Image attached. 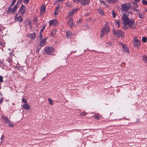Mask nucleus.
I'll use <instances>...</instances> for the list:
<instances>
[{"label":"nucleus","instance_id":"1","mask_svg":"<svg viewBox=\"0 0 147 147\" xmlns=\"http://www.w3.org/2000/svg\"><path fill=\"white\" fill-rule=\"evenodd\" d=\"M121 19L123 21L124 26L123 27L124 30L129 29L130 28L133 29L136 28L134 24V21L133 20H130L128 18V16L124 13L123 14Z\"/></svg>","mask_w":147,"mask_h":147},{"label":"nucleus","instance_id":"2","mask_svg":"<svg viewBox=\"0 0 147 147\" xmlns=\"http://www.w3.org/2000/svg\"><path fill=\"white\" fill-rule=\"evenodd\" d=\"M109 31L110 29L109 26L107 24H105L103 28L101 30L100 36L102 37L105 34H107Z\"/></svg>","mask_w":147,"mask_h":147},{"label":"nucleus","instance_id":"3","mask_svg":"<svg viewBox=\"0 0 147 147\" xmlns=\"http://www.w3.org/2000/svg\"><path fill=\"white\" fill-rule=\"evenodd\" d=\"M13 5H10L9 7L7 12L8 13H14L16 12L17 9L18 8V3H17L14 6L13 8Z\"/></svg>","mask_w":147,"mask_h":147},{"label":"nucleus","instance_id":"4","mask_svg":"<svg viewBox=\"0 0 147 147\" xmlns=\"http://www.w3.org/2000/svg\"><path fill=\"white\" fill-rule=\"evenodd\" d=\"M54 48L53 47L49 46L44 48V50L46 53L48 54H51L54 51Z\"/></svg>","mask_w":147,"mask_h":147},{"label":"nucleus","instance_id":"5","mask_svg":"<svg viewBox=\"0 0 147 147\" xmlns=\"http://www.w3.org/2000/svg\"><path fill=\"white\" fill-rule=\"evenodd\" d=\"M113 34L117 37H123L124 35V33L123 32L121 31H114L113 33Z\"/></svg>","mask_w":147,"mask_h":147},{"label":"nucleus","instance_id":"6","mask_svg":"<svg viewBox=\"0 0 147 147\" xmlns=\"http://www.w3.org/2000/svg\"><path fill=\"white\" fill-rule=\"evenodd\" d=\"M25 7L24 5H22L18 11V13L23 16L25 12Z\"/></svg>","mask_w":147,"mask_h":147},{"label":"nucleus","instance_id":"7","mask_svg":"<svg viewBox=\"0 0 147 147\" xmlns=\"http://www.w3.org/2000/svg\"><path fill=\"white\" fill-rule=\"evenodd\" d=\"M130 6L128 4H123L122 5V11H126L130 8Z\"/></svg>","mask_w":147,"mask_h":147},{"label":"nucleus","instance_id":"8","mask_svg":"<svg viewBox=\"0 0 147 147\" xmlns=\"http://www.w3.org/2000/svg\"><path fill=\"white\" fill-rule=\"evenodd\" d=\"M140 45V41L136 39H134V46L135 47L138 48Z\"/></svg>","mask_w":147,"mask_h":147},{"label":"nucleus","instance_id":"9","mask_svg":"<svg viewBox=\"0 0 147 147\" xmlns=\"http://www.w3.org/2000/svg\"><path fill=\"white\" fill-rule=\"evenodd\" d=\"M58 24L56 20H52L49 22V25L50 26H55Z\"/></svg>","mask_w":147,"mask_h":147},{"label":"nucleus","instance_id":"10","mask_svg":"<svg viewBox=\"0 0 147 147\" xmlns=\"http://www.w3.org/2000/svg\"><path fill=\"white\" fill-rule=\"evenodd\" d=\"M46 8L45 7L44 5H41V6L40 11V16H42L43 15V14L45 13V10Z\"/></svg>","mask_w":147,"mask_h":147},{"label":"nucleus","instance_id":"11","mask_svg":"<svg viewBox=\"0 0 147 147\" xmlns=\"http://www.w3.org/2000/svg\"><path fill=\"white\" fill-rule=\"evenodd\" d=\"M80 3L82 5H88L90 2L89 0H80Z\"/></svg>","mask_w":147,"mask_h":147},{"label":"nucleus","instance_id":"12","mask_svg":"<svg viewBox=\"0 0 147 147\" xmlns=\"http://www.w3.org/2000/svg\"><path fill=\"white\" fill-rule=\"evenodd\" d=\"M122 47L124 52L128 54L129 53V49L127 46L125 45H123Z\"/></svg>","mask_w":147,"mask_h":147},{"label":"nucleus","instance_id":"13","mask_svg":"<svg viewBox=\"0 0 147 147\" xmlns=\"http://www.w3.org/2000/svg\"><path fill=\"white\" fill-rule=\"evenodd\" d=\"M69 20L67 22L68 25L71 27H72L74 25V23L73 22V19L71 18H68Z\"/></svg>","mask_w":147,"mask_h":147},{"label":"nucleus","instance_id":"14","mask_svg":"<svg viewBox=\"0 0 147 147\" xmlns=\"http://www.w3.org/2000/svg\"><path fill=\"white\" fill-rule=\"evenodd\" d=\"M15 19L16 21L20 23L22 22L23 21V18L20 16H19L18 17H16V16Z\"/></svg>","mask_w":147,"mask_h":147},{"label":"nucleus","instance_id":"15","mask_svg":"<svg viewBox=\"0 0 147 147\" xmlns=\"http://www.w3.org/2000/svg\"><path fill=\"white\" fill-rule=\"evenodd\" d=\"M47 39V38H45L40 40V43L39 44V45L40 46L42 47L45 45L46 43V40Z\"/></svg>","mask_w":147,"mask_h":147},{"label":"nucleus","instance_id":"16","mask_svg":"<svg viewBox=\"0 0 147 147\" xmlns=\"http://www.w3.org/2000/svg\"><path fill=\"white\" fill-rule=\"evenodd\" d=\"M36 34L35 32L30 33L28 34V36L32 39H34L36 38Z\"/></svg>","mask_w":147,"mask_h":147},{"label":"nucleus","instance_id":"17","mask_svg":"<svg viewBox=\"0 0 147 147\" xmlns=\"http://www.w3.org/2000/svg\"><path fill=\"white\" fill-rule=\"evenodd\" d=\"M77 11V10L76 9H74L67 16V18H71L72 15Z\"/></svg>","mask_w":147,"mask_h":147},{"label":"nucleus","instance_id":"18","mask_svg":"<svg viewBox=\"0 0 147 147\" xmlns=\"http://www.w3.org/2000/svg\"><path fill=\"white\" fill-rule=\"evenodd\" d=\"M26 110H29L30 109V105L28 104H25L22 106Z\"/></svg>","mask_w":147,"mask_h":147},{"label":"nucleus","instance_id":"19","mask_svg":"<svg viewBox=\"0 0 147 147\" xmlns=\"http://www.w3.org/2000/svg\"><path fill=\"white\" fill-rule=\"evenodd\" d=\"M72 34L70 31H68L66 32V36L68 38H70Z\"/></svg>","mask_w":147,"mask_h":147},{"label":"nucleus","instance_id":"20","mask_svg":"<svg viewBox=\"0 0 147 147\" xmlns=\"http://www.w3.org/2000/svg\"><path fill=\"white\" fill-rule=\"evenodd\" d=\"M3 120H4V121H5V122L7 123L10 121V120L8 119L6 117H2Z\"/></svg>","mask_w":147,"mask_h":147},{"label":"nucleus","instance_id":"21","mask_svg":"<svg viewBox=\"0 0 147 147\" xmlns=\"http://www.w3.org/2000/svg\"><path fill=\"white\" fill-rule=\"evenodd\" d=\"M106 1L108 3L112 4L115 3H116L115 0H106Z\"/></svg>","mask_w":147,"mask_h":147},{"label":"nucleus","instance_id":"22","mask_svg":"<svg viewBox=\"0 0 147 147\" xmlns=\"http://www.w3.org/2000/svg\"><path fill=\"white\" fill-rule=\"evenodd\" d=\"M56 33V31L55 30H53L50 32V34L51 36H54Z\"/></svg>","mask_w":147,"mask_h":147},{"label":"nucleus","instance_id":"23","mask_svg":"<svg viewBox=\"0 0 147 147\" xmlns=\"http://www.w3.org/2000/svg\"><path fill=\"white\" fill-rule=\"evenodd\" d=\"M98 12L100 13L101 14L103 15V11L102 9H99L98 10Z\"/></svg>","mask_w":147,"mask_h":147},{"label":"nucleus","instance_id":"24","mask_svg":"<svg viewBox=\"0 0 147 147\" xmlns=\"http://www.w3.org/2000/svg\"><path fill=\"white\" fill-rule=\"evenodd\" d=\"M86 113L85 112H81L80 114V115L81 117H83L84 116H85L86 115Z\"/></svg>","mask_w":147,"mask_h":147},{"label":"nucleus","instance_id":"25","mask_svg":"<svg viewBox=\"0 0 147 147\" xmlns=\"http://www.w3.org/2000/svg\"><path fill=\"white\" fill-rule=\"evenodd\" d=\"M115 24L117 25V28H119V20H116L115 21Z\"/></svg>","mask_w":147,"mask_h":147},{"label":"nucleus","instance_id":"26","mask_svg":"<svg viewBox=\"0 0 147 147\" xmlns=\"http://www.w3.org/2000/svg\"><path fill=\"white\" fill-rule=\"evenodd\" d=\"M112 15H113V17L114 18H115L116 17V13H115L114 10H112Z\"/></svg>","mask_w":147,"mask_h":147},{"label":"nucleus","instance_id":"27","mask_svg":"<svg viewBox=\"0 0 147 147\" xmlns=\"http://www.w3.org/2000/svg\"><path fill=\"white\" fill-rule=\"evenodd\" d=\"M134 11L136 13V14L138 15V14H139V10L138 9H136V8H135L134 9Z\"/></svg>","mask_w":147,"mask_h":147},{"label":"nucleus","instance_id":"28","mask_svg":"<svg viewBox=\"0 0 147 147\" xmlns=\"http://www.w3.org/2000/svg\"><path fill=\"white\" fill-rule=\"evenodd\" d=\"M142 41L143 42H145L147 41V38L146 37H143L142 38Z\"/></svg>","mask_w":147,"mask_h":147},{"label":"nucleus","instance_id":"29","mask_svg":"<svg viewBox=\"0 0 147 147\" xmlns=\"http://www.w3.org/2000/svg\"><path fill=\"white\" fill-rule=\"evenodd\" d=\"M7 124H8L9 126L10 127H13V124L10 122V121H9Z\"/></svg>","mask_w":147,"mask_h":147},{"label":"nucleus","instance_id":"30","mask_svg":"<svg viewBox=\"0 0 147 147\" xmlns=\"http://www.w3.org/2000/svg\"><path fill=\"white\" fill-rule=\"evenodd\" d=\"M60 7L59 5H58L57 6V7H56V8L55 9V13H56V12H58L59 11V9H60Z\"/></svg>","mask_w":147,"mask_h":147},{"label":"nucleus","instance_id":"31","mask_svg":"<svg viewBox=\"0 0 147 147\" xmlns=\"http://www.w3.org/2000/svg\"><path fill=\"white\" fill-rule=\"evenodd\" d=\"M60 7L59 5H58L57 6V7H56V8L55 9V13H56V12H58L59 11V9H60Z\"/></svg>","mask_w":147,"mask_h":147},{"label":"nucleus","instance_id":"32","mask_svg":"<svg viewBox=\"0 0 147 147\" xmlns=\"http://www.w3.org/2000/svg\"><path fill=\"white\" fill-rule=\"evenodd\" d=\"M48 100L50 105H52L53 104L52 100L50 99V98H49Z\"/></svg>","mask_w":147,"mask_h":147},{"label":"nucleus","instance_id":"33","mask_svg":"<svg viewBox=\"0 0 147 147\" xmlns=\"http://www.w3.org/2000/svg\"><path fill=\"white\" fill-rule=\"evenodd\" d=\"M143 59L144 61L147 63V58L145 56H144L143 57Z\"/></svg>","mask_w":147,"mask_h":147},{"label":"nucleus","instance_id":"34","mask_svg":"<svg viewBox=\"0 0 147 147\" xmlns=\"http://www.w3.org/2000/svg\"><path fill=\"white\" fill-rule=\"evenodd\" d=\"M42 47H41L40 46V45L36 47V51H38Z\"/></svg>","mask_w":147,"mask_h":147},{"label":"nucleus","instance_id":"35","mask_svg":"<svg viewBox=\"0 0 147 147\" xmlns=\"http://www.w3.org/2000/svg\"><path fill=\"white\" fill-rule=\"evenodd\" d=\"M142 3L144 5H147V1L145 0H143L142 1Z\"/></svg>","mask_w":147,"mask_h":147},{"label":"nucleus","instance_id":"36","mask_svg":"<svg viewBox=\"0 0 147 147\" xmlns=\"http://www.w3.org/2000/svg\"><path fill=\"white\" fill-rule=\"evenodd\" d=\"M139 17L140 18H143L144 17V16L143 15L140 14L139 13L138 14Z\"/></svg>","mask_w":147,"mask_h":147},{"label":"nucleus","instance_id":"37","mask_svg":"<svg viewBox=\"0 0 147 147\" xmlns=\"http://www.w3.org/2000/svg\"><path fill=\"white\" fill-rule=\"evenodd\" d=\"M29 1V0H24V2L25 4L28 3Z\"/></svg>","mask_w":147,"mask_h":147},{"label":"nucleus","instance_id":"38","mask_svg":"<svg viewBox=\"0 0 147 147\" xmlns=\"http://www.w3.org/2000/svg\"><path fill=\"white\" fill-rule=\"evenodd\" d=\"M94 118L97 119H99V118L98 116L97 115H94Z\"/></svg>","mask_w":147,"mask_h":147},{"label":"nucleus","instance_id":"39","mask_svg":"<svg viewBox=\"0 0 147 147\" xmlns=\"http://www.w3.org/2000/svg\"><path fill=\"white\" fill-rule=\"evenodd\" d=\"M133 4H134V5L135 7V8H137V7H138V5L136 3H134Z\"/></svg>","mask_w":147,"mask_h":147},{"label":"nucleus","instance_id":"40","mask_svg":"<svg viewBox=\"0 0 147 147\" xmlns=\"http://www.w3.org/2000/svg\"><path fill=\"white\" fill-rule=\"evenodd\" d=\"M3 82V77L2 76H0V82Z\"/></svg>","mask_w":147,"mask_h":147},{"label":"nucleus","instance_id":"41","mask_svg":"<svg viewBox=\"0 0 147 147\" xmlns=\"http://www.w3.org/2000/svg\"><path fill=\"white\" fill-rule=\"evenodd\" d=\"M41 32L40 33L39 35L38 36V37L41 39L42 38V35L41 33Z\"/></svg>","mask_w":147,"mask_h":147},{"label":"nucleus","instance_id":"42","mask_svg":"<svg viewBox=\"0 0 147 147\" xmlns=\"http://www.w3.org/2000/svg\"><path fill=\"white\" fill-rule=\"evenodd\" d=\"M16 1V0H13L11 4L10 5H13L15 3Z\"/></svg>","mask_w":147,"mask_h":147},{"label":"nucleus","instance_id":"43","mask_svg":"<svg viewBox=\"0 0 147 147\" xmlns=\"http://www.w3.org/2000/svg\"><path fill=\"white\" fill-rule=\"evenodd\" d=\"M22 102H23L25 103H27V101L26 100V99H22Z\"/></svg>","mask_w":147,"mask_h":147},{"label":"nucleus","instance_id":"44","mask_svg":"<svg viewBox=\"0 0 147 147\" xmlns=\"http://www.w3.org/2000/svg\"><path fill=\"white\" fill-rule=\"evenodd\" d=\"M3 97L1 98L0 99V104H1L3 101Z\"/></svg>","mask_w":147,"mask_h":147},{"label":"nucleus","instance_id":"45","mask_svg":"<svg viewBox=\"0 0 147 147\" xmlns=\"http://www.w3.org/2000/svg\"><path fill=\"white\" fill-rule=\"evenodd\" d=\"M100 2L102 4L104 5H105V4L106 5L105 2L104 1H101Z\"/></svg>","mask_w":147,"mask_h":147},{"label":"nucleus","instance_id":"46","mask_svg":"<svg viewBox=\"0 0 147 147\" xmlns=\"http://www.w3.org/2000/svg\"><path fill=\"white\" fill-rule=\"evenodd\" d=\"M73 1L74 2H77L78 3L79 2H80V0H73Z\"/></svg>","mask_w":147,"mask_h":147},{"label":"nucleus","instance_id":"47","mask_svg":"<svg viewBox=\"0 0 147 147\" xmlns=\"http://www.w3.org/2000/svg\"><path fill=\"white\" fill-rule=\"evenodd\" d=\"M67 6L68 7H69L71 6V5L70 4L69 2H68L66 4Z\"/></svg>","mask_w":147,"mask_h":147},{"label":"nucleus","instance_id":"48","mask_svg":"<svg viewBox=\"0 0 147 147\" xmlns=\"http://www.w3.org/2000/svg\"><path fill=\"white\" fill-rule=\"evenodd\" d=\"M82 22V20L81 19H80L78 21V23H81Z\"/></svg>","mask_w":147,"mask_h":147},{"label":"nucleus","instance_id":"49","mask_svg":"<svg viewBox=\"0 0 147 147\" xmlns=\"http://www.w3.org/2000/svg\"><path fill=\"white\" fill-rule=\"evenodd\" d=\"M45 28V26H43L42 27V29H41V32L42 30L43 31V30Z\"/></svg>","mask_w":147,"mask_h":147},{"label":"nucleus","instance_id":"50","mask_svg":"<svg viewBox=\"0 0 147 147\" xmlns=\"http://www.w3.org/2000/svg\"><path fill=\"white\" fill-rule=\"evenodd\" d=\"M22 0H18V2L17 3H18H18H20L21 2Z\"/></svg>","mask_w":147,"mask_h":147},{"label":"nucleus","instance_id":"51","mask_svg":"<svg viewBox=\"0 0 147 147\" xmlns=\"http://www.w3.org/2000/svg\"><path fill=\"white\" fill-rule=\"evenodd\" d=\"M55 15V16H56L58 14V12H56V13L55 12H54Z\"/></svg>","mask_w":147,"mask_h":147},{"label":"nucleus","instance_id":"52","mask_svg":"<svg viewBox=\"0 0 147 147\" xmlns=\"http://www.w3.org/2000/svg\"><path fill=\"white\" fill-rule=\"evenodd\" d=\"M134 0L136 2H139L140 1L139 0Z\"/></svg>","mask_w":147,"mask_h":147},{"label":"nucleus","instance_id":"53","mask_svg":"<svg viewBox=\"0 0 147 147\" xmlns=\"http://www.w3.org/2000/svg\"><path fill=\"white\" fill-rule=\"evenodd\" d=\"M119 43V44L121 45H122V44L121 42H120Z\"/></svg>","mask_w":147,"mask_h":147},{"label":"nucleus","instance_id":"54","mask_svg":"<svg viewBox=\"0 0 147 147\" xmlns=\"http://www.w3.org/2000/svg\"><path fill=\"white\" fill-rule=\"evenodd\" d=\"M3 136H2V137L1 138V140H2L3 139Z\"/></svg>","mask_w":147,"mask_h":147},{"label":"nucleus","instance_id":"55","mask_svg":"<svg viewBox=\"0 0 147 147\" xmlns=\"http://www.w3.org/2000/svg\"><path fill=\"white\" fill-rule=\"evenodd\" d=\"M89 15V13H88V14H87L86 15V16H88Z\"/></svg>","mask_w":147,"mask_h":147},{"label":"nucleus","instance_id":"56","mask_svg":"<svg viewBox=\"0 0 147 147\" xmlns=\"http://www.w3.org/2000/svg\"><path fill=\"white\" fill-rule=\"evenodd\" d=\"M147 11V9H146V10H145V11Z\"/></svg>","mask_w":147,"mask_h":147},{"label":"nucleus","instance_id":"57","mask_svg":"<svg viewBox=\"0 0 147 147\" xmlns=\"http://www.w3.org/2000/svg\"><path fill=\"white\" fill-rule=\"evenodd\" d=\"M1 85V84H0V86Z\"/></svg>","mask_w":147,"mask_h":147}]
</instances>
